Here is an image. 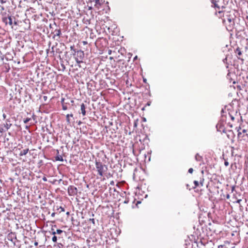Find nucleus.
<instances>
[{"mask_svg": "<svg viewBox=\"0 0 248 248\" xmlns=\"http://www.w3.org/2000/svg\"><path fill=\"white\" fill-rule=\"evenodd\" d=\"M93 1H94V0H93ZM94 7L97 9H99L100 6L103 3V0H94Z\"/></svg>", "mask_w": 248, "mask_h": 248, "instance_id": "423d86ee", "label": "nucleus"}, {"mask_svg": "<svg viewBox=\"0 0 248 248\" xmlns=\"http://www.w3.org/2000/svg\"><path fill=\"white\" fill-rule=\"evenodd\" d=\"M229 162L227 161H225V162H224V165L226 167H227L229 166Z\"/></svg>", "mask_w": 248, "mask_h": 248, "instance_id": "5701e85b", "label": "nucleus"}, {"mask_svg": "<svg viewBox=\"0 0 248 248\" xmlns=\"http://www.w3.org/2000/svg\"><path fill=\"white\" fill-rule=\"evenodd\" d=\"M143 81H144V82H146V79H143Z\"/></svg>", "mask_w": 248, "mask_h": 248, "instance_id": "ea45409f", "label": "nucleus"}, {"mask_svg": "<svg viewBox=\"0 0 248 248\" xmlns=\"http://www.w3.org/2000/svg\"><path fill=\"white\" fill-rule=\"evenodd\" d=\"M95 167L98 174L102 176L105 172L108 170V167L105 165H103L101 162L95 161Z\"/></svg>", "mask_w": 248, "mask_h": 248, "instance_id": "f257e3e1", "label": "nucleus"}, {"mask_svg": "<svg viewBox=\"0 0 248 248\" xmlns=\"http://www.w3.org/2000/svg\"><path fill=\"white\" fill-rule=\"evenodd\" d=\"M70 48H71V49H73V48H74V46H71L70 47Z\"/></svg>", "mask_w": 248, "mask_h": 248, "instance_id": "c9c22d12", "label": "nucleus"}, {"mask_svg": "<svg viewBox=\"0 0 248 248\" xmlns=\"http://www.w3.org/2000/svg\"><path fill=\"white\" fill-rule=\"evenodd\" d=\"M137 56H136L135 58H134V59H137Z\"/></svg>", "mask_w": 248, "mask_h": 248, "instance_id": "37998d69", "label": "nucleus"}, {"mask_svg": "<svg viewBox=\"0 0 248 248\" xmlns=\"http://www.w3.org/2000/svg\"><path fill=\"white\" fill-rule=\"evenodd\" d=\"M28 151H29L28 149H24L20 152L19 155L20 156L26 155L27 154V153L28 152Z\"/></svg>", "mask_w": 248, "mask_h": 248, "instance_id": "1a4fd4ad", "label": "nucleus"}, {"mask_svg": "<svg viewBox=\"0 0 248 248\" xmlns=\"http://www.w3.org/2000/svg\"><path fill=\"white\" fill-rule=\"evenodd\" d=\"M2 21L6 24H9L10 26L12 25V24H13L12 19L11 16H8V17H3L2 19Z\"/></svg>", "mask_w": 248, "mask_h": 248, "instance_id": "20e7f679", "label": "nucleus"}, {"mask_svg": "<svg viewBox=\"0 0 248 248\" xmlns=\"http://www.w3.org/2000/svg\"><path fill=\"white\" fill-rule=\"evenodd\" d=\"M110 184H111V185H113V184H114V182H113V181H111V182H110Z\"/></svg>", "mask_w": 248, "mask_h": 248, "instance_id": "f704fd0d", "label": "nucleus"}, {"mask_svg": "<svg viewBox=\"0 0 248 248\" xmlns=\"http://www.w3.org/2000/svg\"><path fill=\"white\" fill-rule=\"evenodd\" d=\"M31 120V118H27L26 119L24 120V123L25 124H27L28 122H29Z\"/></svg>", "mask_w": 248, "mask_h": 248, "instance_id": "a211bd4d", "label": "nucleus"}, {"mask_svg": "<svg viewBox=\"0 0 248 248\" xmlns=\"http://www.w3.org/2000/svg\"><path fill=\"white\" fill-rule=\"evenodd\" d=\"M1 216V213H0V216Z\"/></svg>", "mask_w": 248, "mask_h": 248, "instance_id": "49530a36", "label": "nucleus"}, {"mask_svg": "<svg viewBox=\"0 0 248 248\" xmlns=\"http://www.w3.org/2000/svg\"><path fill=\"white\" fill-rule=\"evenodd\" d=\"M82 43L83 44V45H85L87 44V42H86V41H83Z\"/></svg>", "mask_w": 248, "mask_h": 248, "instance_id": "c756f323", "label": "nucleus"}, {"mask_svg": "<svg viewBox=\"0 0 248 248\" xmlns=\"http://www.w3.org/2000/svg\"><path fill=\"white\" fill-rule=\"evenodd\" d=\"M220 247H222V246H218V248H219Z\"/></svg>", "mask_w": 248, "mask_h": 248, "instance_id": "a18cd8bd", "label": "nucleus"}, {"mask_svg": "<svg viewBox=\"0 0 248 248\" xmlns=\"http://www.w3.org/2000/svg\"><path fill=\"white\" fill-rule=\"evenodd\" d=\"M235 52L239 56H240L242 55V52L239 47H237L236 49Z\"/></svg>", "mask_w": 248, "mask_h": 248, "instance_id": "ddd939ff", "label": "nucleus"}, {"mask_svg": "<svg viewBox=\"0 0 248 248\" xmlns=\"http://www.w3.org/2000/svg\"><path fill=\"white\" fill-rule=\"evenodd\" d=\"M241 201V200H238L237 202H240Z\"/></svg>", "mask_w": 248, "mask_h": 248, "instance_id": "79ce46f5", "label": "nucleus"}, {"mask_svg": "<svg viewBox=\"0 0 248 248\" xmlns=\"http://www.w3.org/2000/svg\"><path fill=\"white\" fill-rule=\"evenodd\" d=\"M212 3L214 4V7L215 8H217L218 10L220 9V8L219 6L217 4L216 0H212Z\"/></svg>", "mask_w": 248, "mask_h": 248, "instance_id": "9d476101", "label": "nucleus"}, {"mask_svg": "<svg viewBox=\"0 0 248 248\" xmlns=\"http://www.w3.org/2000/svg\"><path fill=\"white\" fill-rule=\"evenodd\" d=\"M80 109L82 115L85 116L86 115L85 106L83 103L80 106Z\"/></svg>", "mask_w": 248, "mask_h": 248, "instance_id": "0eeeda50", "label": "nucleus"}, {"mask_svg": "<svg viewBox=\"0 0 248 248\" xmlns=\"http://www.w3.org/2000/svg\"><path fill=\"white\" fill-rule=\"evenodd\" d=\"M0 8H1V10L2 11H4V9H4V7H3V6H0Z\"/></svg>", "mask_w": 248, "mask_h": 248, "instance_id": "c85d7f7f", "label": "nucleus"}, {"mask_svg": "<svg viewBox=\"0 0 248 248\" xmlns=\"http://www.w3.org/2000/svg\"><path fill=\"white\" fill-rule=\"evenodd\" d=\"M77 57L79 59L83 60L84 57V53L83 51L78 50L77 51Z\"/></svg>", "mask_w": 248, "mask_h": 248, "instance_id": "39448f33", "label": "nucleus"}, {"mask_svg": "<svg viewBox=\"0 0 248 248\" xmlns=\"http://www.w3.org/2000/svg\"><path fill=\"white\" fill-rule=\"evenodd\" d=\"M43 180L44 181V182H46L47 181V179L46 177H44L43 178H42Z\"/></svg>", "mask_w": 248, "mask_h": 248, "instance_id": "bb28decb", "label": "nucleus"}, {"mask_svg": "<svg viewBox=\"0 0 248 248\" xmlns=\"http://www.w3.org/2000/svg\"><path fill=\"white\" fill-rule=\"evenodd\" d=\"M3 118L5 119V118H6V114H3Z\"/></svg>", "mask_w": 248, "mask_h": 248, "instance_id": "72a5a7b5", "label": "nucleus"}, {"mask_svg": "<svg viewBox=\"0 0 248 248\" xmlns=\"http://www.w3.org/2000/svg\"><path fill=\"white\" fill-rule=\"evenodd\" d=\"M38 242H35L34 243V245H35V246H37L38 245Z\"/></svg>", "mask_w": 248, "mask_h": 248, "instance_id": "473e14b6", "label": "nucleus"}, {"mask_svg": "<svg viewBox=\"0 0 248 248\" xmlns=\"http://www.w3.org/2000/svg\"><path fill=\"white\" fill-rule=\"evenodd\" d=\"M223 13V11H218V14H219L220 15H221ZM220 16H222V15H220Z\"/></svg>", "mask_w": 248, "mask_h": 248, "instance_id": "cd10ccee", "label": "nucleus"}, {"mask_svg": "<svg viewBox=\"0 0 248 248\" xmlns=\"http://www.w3.org/2000/svg\"><path fill=\"white\" fill-rule=\"evenodd\" d=\"M194 183L195 184V187L199 186V182L197 181H194Z\"/></svg>", "mask_w": 248, "mask_h": 248, "instance_id": "aec40b11", "label": "nucleus"}, {"mask_svg": "<svg viewBox=\"0 0 248 248\" xmlns=\"http://www.w3.org/2000/svg\"><path fill=\"white\" fill-rule=\"evenodd\" d=\"M51 49H52V51H53L54 47L53 46L52 47Z\"/></svg>", "mask_w": 248, "mask_h": 248, "instance_id": "a19ab883", "label": "nucleus"}, {"mask_svg": "<svg viewBox=\"0 0 248 248\" xmlns=\"http://www.w3.org/2000/svg\"><path fill=\"white\" fill-rule=\"evenodd\" d=\"M193 171V170L192 168H190L189 170H188V172L190 173H192Z\"/></svg>", "mask_w": 248, "mask_h": 248, "instance_id": "b1692460", "label": "nucleus"}, {"mask_svg": "<svg viewBox=\"0 0 248 248\" xmlns=\"http://www.w3.org/2000/svg\"><path fill=\"white\" fill-rule=\"evenodd\" d=\"M62 232V231L60 229H58L56 231V233L58 234H61Z\"/></svg>", "mask_w": 248, "mask_h": 248, "instance_id": "412c9836", "label": "nucleus"}, {"mask_svg": "<svg viewBox=\"0 0 248 248\" xmlns=\"http://www.w3.org/2000/svg\"><path fill=\"white\" fill-rule=\"evenodd\" d=\"M247 130L243 129L242 132L238 131V137L242 138L244 140H246L248 138V134L247 133Z\"/></svg>", "mask_w": 248, "mask_h": 248, "instance_id": "7ed1b4c3", "label": "nucleus"}, {"mask_svg": "<svg viewBox=\"0 0 248 248\" xmlns=\"http://www.w3.org/2000/svg\"><path fill=\"white\" fill-rule=\"evenodd\" d=\"M92 9V7H90L89 8V10H91Z\"/></svg>", "mask_w": 248, "mask_h": 248, "instance_id": "58836bf2", "label": "nucleus"}, {"mask_svg": "<svg viewBox=\"0 0 248 248\" xmlns=\"http://www.w3.org/2000/svg\"><path fill=\"white\" fill-rule=\"evenodd\" d=\"M108 54H111V50H109Z\"/></svg>", "mask_w": 248, "mask_h": 248, "instance_id": "4c0bfd02", "label": "nucleus"}, {"mask_svg": "<svg viewBox=\"0 0 248 248\" xmlns=\"http://www.w3.org/2000/svg\"><path fill=\"white\" fill-rule=\"evenodd\" d=\"M56 160H59V161H63V158H62V157L61 155L60 156H57L56 157Z\"/></svg>", "mask_w": 248, "mask_h": 248, "instance_id": "f3484780", "label": "nucleus"}, {"mask_svg": "<svg viewBox=\"0 0 248 248\" xmlns=\"http://www.w3.org/2000/svg\"><path fill=\"white\" fill-rule=\"evenodd\" d=\"M55 215V213H52L51 214V216H52V217H54Z\"/></svg>", "mask_w": 248, "mask_h": 248, "instance_id": "7c9ffc66", "label": "nucleus"}, {"mask_svg": "<svg viewBox=\"0 0 248 248\" xmlns=\"http://www.w3.org/2000/svg\"><path fill=\"white\" fill-rule=\"evenodd\" d=\"M11 125H12V124H11L6 123V124H4V127L6 128L7 130H8L10 127Z\"/></svg>", "mask_w": 248, "mask_h": 248, "instance_id": "2eb2a0df", "label": "nucleus"}, {"mask_svg": "<svg viewBox=\"0 0 248 248\" xmlns=\"http://www.w3.org/2000/svg\"><path fill=\"white\" fill-rule=\"evenodd\" d=\"M6 1V0H0V2L1 3V4H3V3H5Z\"/></svg>", "mask_w": 248, "mask_h": 248, "instance_id": "393cba45", "label": "nucleus"}, {"mask_svg": "<svg viewBox=\"0 0 248 248\" xmlns=\"http://www.w3.org/2000/svg\"><path fill=\"white\" fill-rule=\"evenodd\" d=\"M227 198H229V195H228L227 197Z\"/></svg>", "mask_w": 248, "mask_h": 248, "instance_id": "c03bdc74", "label": "nucleus"}, {"mask_svg": "<svg viewBox=\"0 0 248 248\" xmlns=\"http://www.w3.org/2000/svg\"><path fill=\"white\" fill-rule=\"evenodd\" d=\"M68 193L70 196H75L78 193V189L76 187L70 186L68 188Z\"/></svg>", "mask_w": 248, "mask_h": 248, "instance_id": "f03ea898", "label": "nucleus"}, {"mask_svg": "<svg viewBox=\"0 0 248 248\" xmlns=\"http://www.w3.org/2000/svg\"><path fill=\"white\" fill-rule=\"evenodd\" d=\"M75 60H76V62L78 63V66L79 67H81L82 66L80 65V63H82L83 62L82 61L83 60L79 59L78 58H75Z\"/></svg>", "mask_w": 248, "mask_h": 248, "instance_id": "6e6552de", "label": "nucleus"}, {"mask_svg": "<svg viewBox=\"0 0 248 248\" xmlns=\"http://www.w3.org/2000/svg\"><path fill=\"white\" fill-rule=\"evenodd\" d=\"M226 19L230 23L233 22V18L230 17V15H226Z\"/></svg>", "mask_w": 248, "mask_h": 248, "instance_id": "f8f14e48", "label": "nucleus"}, {"mask_svg": "<svg viewBox=\"0 0 248 248\" xmlns=\"http://www.w3.org/2000/svg\"><path fill=\"white\" fill-rule=\"evenodd\" d=\"M67 107H66L65 105H63H63H62V109H63V110H66V109H67Z\"/></svg>", "mask_w": 248, "mask_h": 248, "instance_id": "a878e982", "label": "nucleus"}, {"mask_svg": "<svg viewBox=\"0 0 248 248\" xmlns=\"http://www.w3.org/2000/svg\"><path fill=\"white\" fill-rule=\"evenodd\" d=\"M56 232H52V234L53 235H54V236L55 235V234H56Z\"/></svg>", "mask_w": 248, "mask_h": 248, "instance_id": "2f4dec72", "label": "nucleus"}, {"mask_svg": "<svg viewBox=\"0 0 248 248\" xmlns=\"http://www.w3.org/2000/svg\"><path fill=\"white\" fill-rule=\"evenodd\" d=\"M202 156H200L198 154H197L195 155V159L198 161H200L202 160Z\"/></svg>", "mask_w": 248, "mask_h": 248, "instance_id": "4468645a", "label": "nucleus"}, {"mask_svg": "<svg viewBox=\"0 0 248 248\" xmlns=\"http://www.w3.org/2000/svg\"><path fill=\"white\" fill-rule=\"evenodd\" d=\"M52 241L54 242H57V237L54 235L53 237H52Z\"/></svg>", "mask_w": 248, "mask_h": 248, "instance_id": "6ab92c4d", "label": "nucleus"}, {"mask_svg": "<svg viewBox=\"0 0 248 248\" xmlns=\"http://www.w3.org/2000/svg\"><path fill=\"white\" fill-rule=\"evenodd\" d=\"M89 220H90V221H92V222L93 223V225H94V224H95V221H94V218H90V219H89Z\"/></svg>", "mask_w": 248, "mask_h": 248, "instance_id": "4be33fe9", "label": "nucleus"}, {"mask_svg": "<svg viewBox=\"0 0 248 248\" xmlns=\"http://www.w3.org/2000/svg\"><path fill=\"white\" fill-rule=\"evenodd\" d=\"M55 35L60 36L61 34V31L60 29L59 30H55L54 31Z\"/></svg>", "mask_w": 248, "mask_h": 248, "instance_id": "9b49d317", "label": "nucleus"}, {"mask_svg": "<svg viewBox=\"0 0 248 248\" xmlns=\"http://www.w3.org/2000/svg\"><path fill=\"white\" fill-rule=\"evenodd\" d=\"M73 114H67L66 115V120L67 121L68 123H70V119L69 118V117H73Z\"/></svg>", "mask_w": 248, "mask_h": 248, "instance_id": "dca6fc26", "label": "nucleus"}, {"mask_svg": "<svg viewBox=\"0 0 248 248\" xmlns=\"http://www.w3.org/2000/svg\"><path fill=\"white\" fill-rule=\"evenodd\" d=\"M61 209H62V211H64V208H62V207H61Z\"/></svg>", "mask_w": 248, "mask_h": 248, "instance_id": "e433bc0d", "label": "nucleus"}]
</instances>
